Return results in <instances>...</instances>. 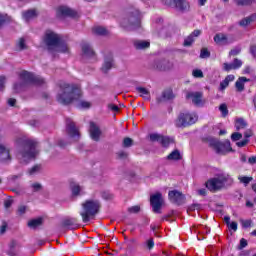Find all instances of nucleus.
<instances>
[{"instance_id":"1","label":"nucleus","mask_w":256,"mask_h":256,"mask_svg":"<svg viewBox=\"0 0 256 256\" xmlns=\"http://www.w3.org/2000/svg\"><path fill=\"white\" fill-rule=\"evenodd\" d=\"M56 99L62 105H69L73 101H79L81 99V88L77 85L60 82Z\"/></svg>"},{"instance_id":"2","label":"nucleus","mask_w":256,"mask_h":256,"mask_svg":"<svg viewBox=\"0 0 256 256\" xmlns=\"http://www.w3.org/2000/svg\"><path fill=\"white\" fill-rule=\"evenodd\" d=\"M18 144L20 145V149L17 157L20 161L27 163L31 161V159H35V157H37L39 153V150H37V141L29 138H19Z\"/></svg>"},{"instance_id":"3","label":"nucleus","mask_w":256,"mask_h":256,"mask_svg":"<svg viewBox=\"0 0 256 256\" xmlns=\"http://www.w3.org/2000/svg\"><path fill=\"white\" fill-rule=\"evenodd\" d=\"M44 43L48 48V51H50V53H53V52L68 53L69 52V47H67V44L63 41V38L61 37V35L51 30L46 31L44 36Z\"/></svg>"},{"instance_id":"4","label":"nucleus","mask_w":256,"mask_h":256,"mask_svg":"<svg viewBox=\"0 0 256 256\" xmlns=\"http://www.w3.org/2000/svg\"><path fill=\"white\" fill-rule=\"evenodd\" d=\"M99 209H101V203L98 200H86L83 202L82 211L80 212L83 223H89L91 218L99 213Z\"/></svg>"},{"instance_id":"5","label":"nucleus","mask_w":256,"mask_h":256,"mask_svg":"<svg viewBox=\"0 0 256 256\" xmlns=\"http://www.w3.org/2000/svg\"><path fill=\"white\" fill-rule=\"evenodd\" d=\"M233 183V179L230 175H220L216 178H212L206 182V187L209 191L215 193V191H220L225 187V184Z\"/></svg>"},{"instance_id":"6","label":"nucleus","mask_w":256,"mask_h":256,"mask_svg":"<svg viewBox=\"0 0 256 256\" xmlns=\"http://www.w3.org/2000/svg\"><path fill=\"white\" fill-rule=\"evenodd\" d=\"M143 14L139 9L135 7H130L129 10V30L130 31H141V19Z\"/></svg>"},{"instance_id":"7","label":"nucleus","mask_w":256,"mask_h":256,"mask_svg":"<svg viewBox=\"0 0 256 256\" xmlns=\"http://www.w3.org/2000/svg\"><path fill=\"white\" fill-rule=\"evenodd\" d=\"M197 114L181 113L176 120V127H187L197 122Z\"/></svg>"},{"instance_id":"8","label":"nucleus","mask_w":256,"mask_h":256,"mask_svg":"<svg viewBox=\"0 0 256 256\" xmlns=\"http://www.w3.org/2000/svg\"><path fill=\"white\" fill-rule=\"evenodd\" d=\"M19 77L24 83H30L32 85H43L45 83V79L27 71H22Z\"/></svg>"},{"instance_id":"9","label":"nucleus","mask_w":256,"mask_h":256,"mask_svg":"<svg viewBox=\"0 0 256 256\" xmlns=\"http://www.w3.org/2000/svg\"><path fill=\"white\" fill-rule=\"evenodd\" d=\"M163 5H166V7H176L178 11H189L191 8V5L189 4V1L187 0H162Z\"/></svg>"},{"instance_id":"10","label":"nucleus","mask_w":256,"mask_h":256,"mask_svg":"<svg viewBox=\"0 0 256 256\" xmlns=\"http://www.w3.org/2000/svg\"><path fill=\"white\" fill-rule=\"evenodd\" d=\"M210 146L213 147L217 153H223V151H233V148H231V141L229 140L224 142H220L219 140H211Z\"/></svg>"},{"instance_id":"11","label":"nucleus","mask_w":256,"mask_h":256,"mask_svg":"<svg viewBox=\"0 0 256 256\" xmlns=\"http://www.w3.org/2000/svg\"><path fill=\"white\" fill-rule=\"evenodd\" d=\"M150 205L154 213H161V207H163V195L159 192L150 196Z\"/></svg>"},{"instance_id":"12","label":"nucleus","mask_w":256,"mask_h":256,"mask_svg":"<svg viewBox=\"0 0 256 256\" xmlns=\"http://www.w3.org/2000/svg\"><path fill=\"white\" fill-rule=\"evenodd\" d=\"M150 141H157V143H160L162 147H169V145L173 143V138L154 133L150 134Z\"/></svg>"},{"instance_id":"13","label":"nucleus","mask_w":256,"mask_h":256,"mask_svg":"<svg viewBox=\"0 0 256 256\" xmlns=\"http://www.w3.org/2000/svg\"><path fill=\"white\" fill-rule=\"evenodd\" d=\"M57 15L58 17H71L72 19H77V17H79V13H77V11L67 6L58 7Z\"/></svg>"},{"instance_id":"14","label":"nucleus","mask_w":256,"mask_h":256,"mask_svg":"<svg viewBox=\"0 0 256 256\" xmlns=\"http://www.w3.org/2000/svg\"><path fill=\"white\" fill-rule=\"evenodd\" d=\"M66 131L68 135L77 141L79 139V129L75 126V122L71 118L66 119Z\"/></svg>"},{"instance_id":"15","label":"nucleus","mask_w":256,"mask_h":256,"mask_svg":"<svg viewBox=\"0 0 256 256\" xmlns=\"http://www.w3.org/2000/svg\"><path fill=\"white\" fill-rule=\"evenodd\" d=\"M168 197L172 203L176 205H183L185 203V195L177 190H172L168 193Z\"/></svg>"},{"instance_id":"16","label":"nucleus","mask_w":256,"mask_h":256,"mask_svg":"<svg viewBox=\"0 0 256 256\" xmlns=\"http://www.w3.org/2000/svg\"><path fill=\"white\" fill-rule=\"evenodd\" d=\"M186 99H191L192 103L196 107H201L203 105V93L202 92H188Z\"/></svg>"},{"instance_id":"17","label":"nucleus","mask_w":256,"mask_h":256,"mask_svg":"<svg viewBox=\"0 0 256 256\" xmlns=\"http://www.w3.org/2000/svg\"><path fill=\"white\" fill-rule=\"evenodd\" d=\"M82 53H83V57H86V59H93V61H95L96 59L95 51H93V48H91V45L87 43H83Z\"/></svg>"},{"instance_id":"18","label":"nucleus","mask_w":256,"mask_h":256,"mask_svg":"<svg viewBox=\"0 0 256 256\" xmlns=\"http://www.w3.org/2000/svg\"><path fill=\"white\" fill-rule=\"evenodd\" d=\"M90 136L93 141H98L101 137V129L95 122H90Z\"/></svg>"},{"instance_id":"19","label":"nucleus","mask_w":256,"mask_h":256,"mask_svg":"<svg viewBox=\"0 0 256 256\" xmlns=\"http://www.w3.org/2000/svg\"><path fill=\"white\" fill-rule=\"evenodd\" d=\"M110 69H113V54L109 53L104 58V64L102 66L103 73H108Z\"/></svg>"},{"instance_id":"20","label":"nucleus","mask_w":256,"mask_h":256,"mask_svg":"<svg viewBox=\"0 0 256 256\" xmlns=\"http://www.w3.org/2000/svg\"><path fill=\"white\" fill-rule=\"evenodd\" d=\"M201 35V30H194L189 36H187L184 40V47H191L193 43H195V38Z\"/></svg>"},{"instance_id":"21","label":"nucleus","mask_w":256,"mask_h":256,"mask_svg":"<svg viewBox=\"0 0 256 256\" xmlns=\"http://www.w3.org/2000/svg\"><path fill=\"white\" fill-rule=\"evenodd\" d=\"M156 68L159 71H169V69H173V62L168 60H159L156 62Z\"/></svg>"},{"instance_id":"22","label":"nucleus","mask_w":256,"mask_h":256,"mask_svg":"<svg viewBox=\"0 0 256 256\" xmlns=\"http://www.w3.org/2000/svg\"><path fill=\"white\" fill-rule=\"evenodd\" d=\"M119 21H120L121 27H123V29H127L129 25V12H127V10L121 12Z\"/></svg>"},{"instance_id":"23","label":"nucleus","mask_w":256,"mask_h":256,"mask_svg":"<svg viewBox=\"0 0 256 256\" xmlns=\"http://www.w3.org/2000/svg\"><path fill=\"white\" fill-rule=\"evenodd\" d=\"M11 155H9V149L5 145L0 144V161H10Z\"/></svg>"},{"instance_id":"24","label":"nucleus","mask_w":256,"mask_h":256,"mask_svg":"<svg viewBox=\"0 0 256 256\" xmlns=\"http://www.w3.org/2000/svg\"><path fill=\"white\" fill-rule=\"evenodd\" d=\"M175 99V95L173 94V90L168 89L162 93V97L158 98V103H162V101H171Z\"/></svg>"},{"instance_id":"25","label":"nucleus","mask_w":256,"mask_h":256,"mask_svg":"<svg viewBox=\"0 0 256 256\" xmlns=\"http://www.w3.org/2000/svg\"><path fill=\"white\" fill-rule=\"evenodd\" d=\"M214 41L217 45H229V40L227 39V35L223 33H218L214 36Z\"/></svg>"},{"instance_id":"26","label":"nucleus","mask_w":256,"mask_h":256,"mask_svg":"<svg viewBox=\"0 0 256 256\" xmlns=\"http://www.w3.org/2000/svg\"><path fill=\"white\" fill-rule=\"evenodd\" d=\"M249 79L246 77H240L235 83V87L239 93H242V91H245V83H247Z\"/></svg>"},{"instance_id":"27","label":"nucleus","mask_w":256,"mask_h":256,"mask_svg":"<svg viewBox=\"0 0 256 256\" xmlns=\"http://www.w3.org/2000/svg\"><path fill=\"white\" fill-rule=\"evenodd\" d=\"M137 93H139L140 97H143L146 101H149L151 99V93L149 92V89L145 87H137L136 88Z\"/></svg>"},{"instance_id":"28","label":"nucleus","mask_w":256,"mask_h":256,"mask_svg":"<svg viewBox=\"0 0 256 256\" xmlns=\"http://www.w3.org/2000/svg\"><path fill=\"white\" fill-rule=\"evenodd\" d=\"M253 21H256V13L242 19L239 21L240 27H247V25H251Z\"/></svg>"},{"instance_id":"29","label":"nucleus","mask_w":256,"mask_h":256,"mask_svg":"<svg viewBox=\"0 0 256 256\" xmlns=\"http://www.w3.org/2000/svg\"><path fill=\"white\" fill-rule=\"evenodd\" d=\"M22 17L24 21H31V19H35L37 17V10L31 9L22 13Z\"/></svg>"},{"instance_id":"30","label":"nucleus","mask_w":256,"mask_h":256,"mask_svg":"<svg viewBox=\"0 0 256 256\" xmlns=\"http://www.w3.org/2000/svg\"><path fill=\"white\" fill-rule=\"evenodd\" d=\"M64 227H68V229H77L79 223L76 218H68L63 222Z\"/></svg>"},{"instance_id":"31","label":"nucleus","mask_w":256,"mask_h":256,"mask_svg":"<svg viewBox=\"0 0 256 256\" xmlns=\"http://www.w3.org/2000/svg\"><path fill=\"white\" fill-rule=\"evenodd\" d=\"M43 225V218H36L28 221V227L30 229H37V227H41Z\"/></svg>"},{"instance_id":"32","label":"nucleus","mask_w":256,"mask_h":256,"mask_svg":"<svg viewBox=\"0 0 256 256\" xmlns=\"http://www.w3.org/2000/svg\"><path fill=\"white\" fill-rule=\"evenodd\" d=\"M151 45V43H149V41H145V40H138L134 42V46L136 49H147L149 48V46Z\"/></svg>"},{"instance_id":"33","label":"nucleus","mask_w":256,"mask_h":256,"mask_svg":"<svg viewBox=\"0 0 256 256\" xmlns=\"http://www.w3.org/2000/svg\"><path fill=\"white\" fill-rule=\"evenodd\" d=\"M167 159L168 161H180L181 152H179V150H174L167 156Z\"/></svg>"},{"instance_id":"34","label":"nucleus","mask_w":256,"mask_h":256,"mask_svg":"<svg viewBox=\"0 0 256 256\" xmlns=\"http://www.w3.org/2000/svg\"><path fill=\"white\" fill-rule=\"evenodd\" d=\"M247 127V122L243 118H239L236 120L235 128L236 131H241V129H245Z\"/></svg>"},{"instance_id":"35","label":"nucleus","mask_w":256,"mask_h":256,"mask_svg":"<svg viewBox=\"0 0 256 256\" xmlns=\"http://www.w3.org/2000/svg\"><path fill=\"white\" fill-rule=\"evenodd\" d=\"M93 33H95V35H107L108 31L102 26H96L93 28Z\"/></svg>"},{"instance_id":"36","label":"nucleus","mask_w":256,"mask_h":256,"mask_svg":"<svg viewBox=\"0 0 256 256\" xmlns=\"http://www.w3.org/2000/svg\"><path fill=\"white\" fill-rule=\"evenodd\" d=\"M238 179L240 183H243L244 187H247V185L253 181V177L249 176H239Z\"/></svg>"},{"instance_id":"37","label":"nucleus","mask_w":256,"mask_h":256,"mask_svg":"<svg viewBox=\"0 0 256 256\" xmlns=\"http://www.w3.org/2000/svg\"><path fill=\"white\" fill-rule=\"evenodd\" d=\"M17 51H24V49H27V44H25V39L20 38L18 43L16 44Z\"/></svg>"},{"instance_id":"38","label":"nucleus","mask_w":256,"mask_h":256,"mask_svg":"<svg viewBox=\"0 0 256 256\" xmlns=\"http://www.w3.org/2000/svg\"><path fill=\"white\" fill-rule=\"evenodd\" d=\"M234 3H236L238 6H247V5H253L255 3V0H234Z\"/></svg>"},{"instance_id":"39","label":"nucleus","mask_w":256,"mask_h":256,"mask_svg":"<svg viewBox=\"0 0 256 256\" xmlns=\"http://www.w3.org/2000/svg\"><path fill=\"white\" fill-rule=\"evenodd\" d=\"M70 187H71L72 195L76 196V195H79V193H81V186H79V184L72 183Z\"/></svg>"},{"instance_id":"40","label":"nucleus","mask_w":256,"mask_h":256,"mask_svg":"<svg viewBox=\"0 0 256 256\" xmlns=\"http://www.w3.org/2000/svg\"><path fill=\"white\" fill-rule=\"evenodd\" d=\"M211 57V52L207 48H202L200 51V59H209Z\"/></svg>"},{"instance_id":"41","label":"nucleus","mask_w":256,"mask_h":256,"mask_svg":"<svg viewBox=\"0 0 256 256\" xmlns=\"http://www.w3.org/2000/svg\"><path fill=\"white\" fill-rule=\"evenodd\" d=\"M219 111L221 112L222 117L229 115V109H227V104H221L219 107Z\"/></svg>"},{"instance_id":"42","label":"nucleus","mask_w":256,"mask_h":256,"mask_svg":"<svg viewBox=\"0 0 256 256\" xmlns=\"http://www.w3.org/2000/svg\"><path fill=\"white\" fill-rule=\"evenodd\" d=\"M77 106L79 109H89V107H91V103L87 101H79Z\"/></svg>"},{"instance_id":"43","label":"nucleus","mask_w":256,"mask_h":256,"mask_svg":"<svg viewBox=\"0 0 256 256\" xmlns=\"http://www.w3.org/2000/svg\"><path fill=\"white\" fill-rule=\"evenodd\" d=\"M41 171V165H35L29 170V175H37Z\"/></svg>"},{"instance_id":"44","label":"nucleus","mask_w":256,"mask_h":256,"mask_svg":"<svg viewBox=\"0 0 256 256\" xmlns=\"http://www.w3.org/2000/svg\"><path fill=\"white\" fill-rule=\"evenodd\" d=\"M234 67H235V66L233 65V62H232V63H224V64H223V69H224V71H226L227 73H229V71L235 70Z\"/></svg>"},{"instance_id":"45","label":"nucleus","mask_w":256,"mask_h":256,"mask_svg":"<svg viewBox=\"0 0 256 256\" xmlns=\"http://www.w3.org/2000/svg\"><path fill=\"white\" fill-rule=\"evenodd\" d=\"M232 64L234 65V69H241V67L243 66V61H241L240 59L235 58L232 62Z\"/></svg>"},{"instance_id":"46","label":"nucleus","mask_w":256,"mask_h":256,"mask_svg":"<svg viewBox=\"0 0 256 256\" xmlns=\"http://www.w3.org/2000/svg\"><path fill=\"white\" fill-rule=\"evenodd\" d=\"M231 139H232V141H239L240 139H243V134H241L239 132H234L231 135Z\"/></svg>"},{"instance_id":"47","label":"nucleus","mask_w":256,"mask_h":256,"mask_svg":"<svg viewBox=\"0 0 256 256\" xmlns=\"http://www.w3.org/2000/svg\"><path fill=\"white\" fill-rule=\"evenodd\" d=\"M192 75H193V77L201 79V78H203V71H201L199 69H195V70H193Z\"/></svg>"},{"instance_id":"48","label":"nucleus","mask_w":256,"mask_h":256,"mask_svg":"<svg viewBox=\"0 0 256 256\" xmlns=\"http://www.w3.org/2000/svg\"><path fill=\"white\" fill-rule=\"evenodd\" d=\"M117 159H120V161H125V159H127V153L124 151L117 152Z\"/></svg>"},{"instance_id":"49","label":"nucleus","mask_w":256,"mask_h":256,"mask_svg":"<svg viewBox=\"0 0 256 256\" xmlns=\"http://www.w3.org/2000/svg\"><path fill=\"white\" fill-rule=\"evenodd\" d=\"M31 188L33 189L34 192H37V191H41V189H43V186L40 183L36 182L31 185Z\"/></svg>"},{"instance_id":"50","label":"nucleus","mask_w":256,"mask_h":256,"mask_svg":"<svg viewBox=\"0 0 256 256\" xmlns=\"http://www.w3.org/2000/svg\"><path fill=\"white\" fill-rule=\"evenodd\" d=\"M239 53H241V47H236L229 52V55H232L233 57H235L239 55Z\"/></svg>"},{"instance_id":"51","label":"nucleus","mask_w":256,"mask_h":256,"mask_svg":"<svg viewBox=\"0 0 256 256\" xmlns=\"http://www.w3.org/2000/svg\"><path fill=\"white\" fill-rule=\"evenodd\" d=\"M5 83H7V78H5V76H0V91L5 89Z\"/></svg>"},{"instance_id":"52","label":"nucleus","mask_w":256,"mask_h":256,"mask_svg":"<svg viewBox=\"0 0 256 256\" xmlns=\"http://www.w3.org/2000/svg\"><path fill=\"white\" fill-rule=\"evenodd\" d=\"M108 109H109V111H112V113H118L119 106H117L115 104H109Z\"/></svg>"},{"instance_id":"53","label":"nucleus","mask_w":256,"mask_h":256,"mask_svg":"<svg viewBox=\"0 0 256 256\" xmlns=\"http://www.w3.org/2000/svg\"><path fill=\"white\" fill-rule=\"evenodd\" d=\"M141 211V206L136 205L129 208V213H139Z\"/></svg>"},{"instance_id":"54","label":"nucleus","mask_w":256,"mask_h":256,"mask_svg":"<svg viewBox=\"0 0 256 256\" xmlns=\"http://www.w3.org/2000/svg\"><path fill=\"white\" fill-rule=\"evenodd\" d=\"M27 213V206L22 205L18 207V215H25Z\"/></svg>"},{"instance_id":"55","label":"nucleus","mask_w":256,"mask_h":256,"mask_svg":"<svg viewBox=\"0 0 256 256\" xmlns=\"http://www.w3.org/2000/svg\"><path fill=\"white\" fill-rule=\"evenodd\" d=\"M252 223L253 222L251 220H242V227H244V229H249V227H251Z\"/></svg>"},{"instance_id":"56","label":"nucleus","mask_w":256,"mask_h":256,"mask_svg":"<svg viewBox=\"0 0 256 256\" xmlns=\"http://www.w3.org/2000/svg\"><path fill=\"white\" fill-rule=\"evenodd\" d=\"M227 87H229V84L227 83V81L225 79L222 82H220V87H219L220 91H225V89H227Z\"/></svg>"},{"instance_id":"57","label":"nucleus","mask_w":256,"mask_h":256,"mask_svg":"<svg viewBox=\"0 0 256 256\" xmlns=\"http://www.w3.org/2000/svg\"><path fill=\"white\" fill-rule=\"evenodd\" d=\"M7 231V222H3L0 226V235H5Z\"/></svg>"},{"instance_id":"58","label":"nucleus","mask_w":256,"mask_h":256,"mask_svg":"<svg viewBox=\"0 0 256 256\" xmlns=\"http://www.w3.org/2000/svg\"><path fill=\"white\" fill-rule=\"evenodd\" d=\"M245 247H247V241L245 240V238H242L240 240V245H239V248L238 249H245Z\"/></svg>"},{"instance_id":"59","label":"nucleus","mask_w":256,"mask_h":256,"mask_svg":"<svg viewBox=\"0 0 256 256\" xmlns=\"http://www.w3.org/2000/svg\"><path fill=\"white\" fill-rule=\"evenodd\" d=\"M247 143H249V139H244L240 142H237L236 145H237V147H245V145H247Z\"/></svg>"},{"instance_id":"60","label":"nucleus","mask_w":256,"mask_h":256,"mask_svg":"<svg viewBox=\"0 0 256 256\" xmlns=\"http://www.w3.org/2000/svg\"><path fill=\"white\" fill-rule=\"evenodd\" d=\"M6 254L9 256H15V255H17V252L15 251L14 248H9L6 252Z\"/></svg>"},{"instance_id":"61","label":"nucleus","mask_w":256,"mask_h":256,"mask_svg":"<svg viewBox=\"0 0 256 256\" xmlns=\"http://www.w3.org/2000/svg\"><path fill=\"white\" fill-rule=\"evenodd\" d=\"M23 89V84H14V91H16V93H19V91H21Z\"/></svg>"},{"instance_id":"62","label":"nucleus","mask_w":256,"mask_h":256,"mask_svg":"<svg viewBox=\"0 0 256 256\" xmlns=\"http://www.w3.org/2000/svg\"><path fill=\"white\" fill-rule=\"evenodd\" d=\"M232 231H237V222H231L228 226Z\"/></svg>"},{"instance_id":"63","label":"nucleus","mask_w":256,"mask_h":256,"mask_svg":"<svg viewBox=\"0 0 256 256\" xmlns=\"http://www.w3.org/2000/svg\"><path fill=\"white\" fill-rule=\"evenodd\" d=\"M248 163L250 165H255L256 164V156H251L249 159H248Z\"/></svg>"},{"instance_id":"64","label":"nucleus","mask_w":256,"mask_h":256,"mask_svg":"<svg viewBox=\"0 0 256 256\" xmlns=\"http://www.w3.org/2000/svg\"><path fill=\"white\" fill-rule=\"evenodd\" d=\"M250 53L253 55V57H256V45H252L250 47Z\"/></svg>"}]
</instances>
